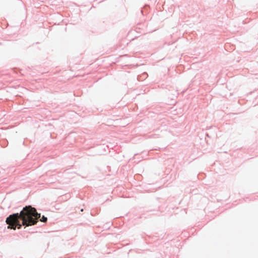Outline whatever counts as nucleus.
<instances>
[{"label":"nucleus","instance_id":"nucleus-1","mask_svg":"<svg viewBox=\"0 0 258 258\" xmlns=\"http://www.w3.org/2000/svg\"><path fill=\"white\" fill-rule=\"evenodd\" d=\"M35 208L31 206H25L20 213H14L6 219V222L9 225L8 228L15 230L20 229L22 226H30L36 224L40 218Z\"/></svg>","mask_w":258,"mask_h":258},{"label":"nucleus","instance_id":"nucleus-2","mask_svg":"<svg viewBox=\"0 0 258 258\" xmlns=\"http://www.w3.org/2000/svg\"><path fill=\"white\" fill-rule=\"evenodd\" d=\"M47 220V217H45L44 216H42L41 219H40V221L42 222H46Z\"/></svg>","mask_w":258,"mask_h":258}]
</instances>
